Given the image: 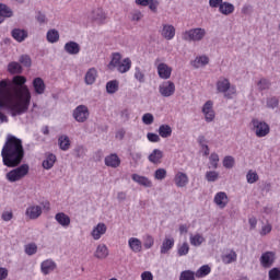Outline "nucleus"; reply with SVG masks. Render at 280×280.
Instances as JSON below:
<instances>
[{
  "mask_svg": "<svg viewBox=\"0 0 280 280\" xmlns=\"http://www.w3.org/2000/svg\"><path fill=\"white\" fill-rule=\"evenodd\" d=\"M27 78L13 77L11 82L0 81V108L11 113L12 117L25 115L32 104V92L26 85Z\"/></svg>",
  "mask_w": 280,
  "mask_h": 280,
  "instance_id": "f257e3e1",
  "label": "nucleus"
},
{
  "mask_svg": "<svg viewBox=\"0 0 280 280\" xmlns=\"http://www.w3.org/2000/svg\"><path fill=\"white\" fill-rule=\"evenodd\" d=\"M2 163L7 167H18L25 156L23 141L14 136H8L1 151Z\"/></svg>",
  "mask_w": 280,
  "mask_h": 280,
  "instance_id": "f03ea898",
  "label": "nucleus"
},
{
  "mask_svg": "<svg viewBox=\"0 0 280 280\" xmlns=\"http://www.w3.org/2000/svg\"><path fill=\"white\" fill-rule=\"evenodd\" d=\"M207 37V30L202 27H195L182 33V40L186 43H202Z\"/></svg>",
  "mask_w": 280,
  "mask_h": 280,
  "instance_id": "7ed1b4c3",
  "label": "nucleus"
},
{
  "mask_svg": "<svg viewBox=\"0 0 280 280\" xmlns=\"http://www.w3.org/2000/svg\"><path fill=\"white\" fill-rule=\"evenodd\" d=\"M217 91L218 93H223L224 97L231 100L235 93H237V89L235 85H231V81L226 78H220L217 82Z\"/></svg>",
  "mask_w": 280,
  "mask_h": 280,
  "instance_id": "20e7f679",
  "label": "nucleus"
},
{
  "mask_svg": "<svg viewBox=\"0 0 280 280\" xmlns=\"http://www.w3.org/2000/svg\"><path fill=\"white\" fill-rule=\"evenodd\" d=\"M30 174V165L22 164L21 166L10 171L7 173L5 177L9 183H19V180H23L25 176Z\"/></svg>",
  "mask_w": 280,
  "mask_h": 280,
  "instance_id": "39448f33",
  "label": "nucleus"
},
{
  "mask_svg": "<svg viewBox=\"0 0 280 280\" xmlns=\"http://www.w3.org/2000/svg\"><path fill=\"white\" fill-rule=\"evenodd\" d=\"M72 117L78 121V124H84V121H89L91 112H89V107L86 105H79L73 109Z\"/></svg>",
  "mask_w": 280,
  "mask_h": 280,
  "instance_id": "423d86ee",
  "label": "nucleus"
},
{
  "mask_svg": "<svg viewBox=\"0 0 280 280\" xmlns=\"http://www.w3.org/2000/svg\"><path fill=\"white\" fill-rule=\"evenodd\" d=\"M253 130L258 138L268 137L270 135V126L266 121L259 119L252 120Z\"/></svg>",
  "mask_w": 280,
  "mask_h": 280,
  "instance_id": "0eeeda50",
  "label": "nucleus"
},
{
  "mask_svg": "<svg viewBox=\"0 0 280 280\" xmlns=\"http://www.w3.org/2000/svg\"><path fill=\"white\" fill-rule=\"evenodd\" d=\"M154 65L156 67L158 75L161 80H170L172 78V67L165 62H161V59H155Z\"/></svg>",
  "mask_w": 280,
  "mask_h": 280,
  "instance_id": "6e6552de",
  "label": "nucleus"
},
{
  "mask_svg": "<svg viewBox=\"0 0 280 280\" xmlns=\"http://www.w3.org/2000/svg\"><path fill=\"white\" fill-rule=\"evenodd\" d=\"M159 93L162 97H172L176 93V84L172 81H164L159 85Z\"/></svg>",
  "mask_w": 280,
  "mask_h": 280,
  "instance_id": "1a4fd4ad",
  "label": "nucleus"
},
{
  "mask_svg": "<svg viewBox=\"0 0 280 280\" xmlns=\"http://www.w3.org/2000/svg\"><path fill=\"white\" fill-rule=\"evenodd\" d=\"M276 259L275 252H265L259 258L260 266L262 268H272Z\"/></svg>",
  "mask_w": 280,
  "mask_h": 280,
  "instance_id": "9d476101",
  "label": "nucleus"
},
{
  "mask_svg": "<svg viewBox=\"0 0 280 280\" xmlns=\"http://www.w3.org/2000/svg\"><path fill=\"white\" fill-rule=\"evenodd\" d=\"M25 215L28 220H38V217L43 215V207L36 205L28 206Z\"/></svg>",
  "mask_w": 280,
  "mask_h": 280,
  "instance_id": "9b49d317",
  "label": "nucleus"
},
{
  "mask_svg": "<svg viewBox=\"0 0 280 280\" xmlns=\"http://www.w3.org/2000/svg\"><path fill=\"white\" fill-rule=\"evenodd\" d=\"M213 202L219 209H225L226 205H229V195L224 191H219L214 195Z\"/></svg>",
  "mask_w": 280,
  "mask_h": 280,
  "instance_id": "f8f14e48",
  "label": "nucleus"
},
{
  "mask_svg": "<svg viewBox=\"0 0 280 280\" xmlns=\"http://www.w3.org/2000/svg\"><path fill=\"white\" fill-rule=\"evenodd\" d=\"M174 184L176 187L183 188L189 185V176L186 173L178 171L174 176Z\"/></svg>",
  "mask_w": 280,
  "mask_h": 280,
  "instance_id": "ddd939ff",
  "label": "nucleus"
},
{
  "mask_svg": "<svg viewBox=\"0 0 280 280\" xmlns=\"http://www.w3.org/2000/svg\"><path fill=\"white\" fill-rule=\"evenodd\" d=\"M106 231H108L106 223H98L93 228L91 235L95 241L102 240V235H106Z\"/></svg>",
  "mask_w": 280,
  "mask_h": 280,
  "instance_id": "4468645a",
  "label": "nucleus"
},
{
  "mask_svg": "<svg viewBox=\"0 0 280 280\" xmlns=\"http://www.w3.org/2000/svg\"><path fill=\"white\" fill-rule=\"evenodd\" d=\"M131 179L133 183H137V185H140V187L150 188L153 186L152 180L145 176L139 175L137 173L131 175Z\"/></svg>",
  "mask_w": 280,
  "mask_h": 280,
  "instance_id": "2eb2a0df",
  "label": "nucleus"
},
{
  "mask_svg": "<svg viewBox=\"0 0 280 280\" xmlns=\"http://www.w3.org/2000/svg\"><path fill=\"white\" fill-rule=\"evenodd\" d=\"M161 35L166 40H172L176 36V28L174 25L164 24L161 31Z\"/></svg>",
  "mask_w": 280,
  "mask_h": 280,
  "instance_id": "dca6fc26",
  "label": "nucleus"
},
{
  "mask_svg": "<svg viewBox=\"0 0 280 280\" xmlns=\"http://www.w3.org/2000/svg\"><path fill=\"white\" fill-rule=\"evenodd\" d=\"M40 270L45 276L51 275V272L56 270V261H54L52 259H46L42 261Z\"/></svg>",
  "mask_w": 280,
  "mask_h": 280,
  "instance_id": "f3484780",
  "label": "nucleus"
},
{
  "mask_svg": "<svg viewBox=\"0 0 280 280\" xmlns=\"http://www.w3.org/2000/svg\"><path fill=\"white\" fill-rule=\"evenodd\" d=\"M12 16H14V11L7 4L0 3V25L5 19H12Z\"/></svg>",
  "mask_w": 280,
  "mask_h": 280,
  "instance_id": "a211bd4d",
  "label": "nucleus"
},
{
  "mask_svg": "<svg viewBox=\"0 0 280 280\" xmlns=\"http://www.w3.org/2000/svg\"><path fill=\"white\" fill-rule=\"evenodd\" d=\"M55 220L56 222H58V224H60V226H62L63 229H69L70 224H71V218L66 214L65 212H58L55 215Z\"/></svg>",
  "mask_w": 280,
  "mask_h": 280,
  "instance_id": "6ab92c4d",
  "label": "nucleus"
},
{
  "mask_svg": "<svg viewBox=\"0 0 280 280\" xmlns=\"http://www.w3.org/2000/svg\"><path fill=\"white\" fill-rule=\"evenodd\" d=\"M174 237L165 236L160 249L161 255H167V253L174 248Z\"/></svg>",
  "mask_w": 280,
  "mask_h": 280,
  "instance_id": "aec40b11",
  "label": "nucleus"
},
{
  "mask_svg": "<svg viewBox=\"0 0 280 280\" xmlns=\"http://www.w3.org/2000/svg\"><path fill=\"white\" fill-rule=\"evenodd\" d=\"M7 71L11 75H21L23 73V66L19 61H11L7 66Z\"/></svg>",
  "mask_w": 280,
  "mask_h": 280,
  "instance_id": "412c9836",
  "label": "nucleus"
},
{
  "mask_svg": "<svg viewBox=\"0 0 280 280\" xmlns=\"http://www.w3.org/2000/svg\"><path fill=\"white\" fill-rule=\"evenodd\" d=\"M63 49L66 54L70 56H78V54H80V44L77 42H68L65 44Z\"/></svg>",
  "mask_w": 280,
  "mask_h": 280,
  "instance_id": "4be33fe9",
  "label": "nucleus"
},
{
  "mask_svg": "<svg viewBox=\"0 0 280 280\" xmlns=\"http://www.w3.org/2000/svg\"><path fill=\"white\" fill-rule=\"evenodd\" d=\"M11 36L16 40V43H23L30 34L23 28H14L11 32Z\"/></svg>",
  "mask_w": 280,
  "mask_h": 280,
  "instance_id": "5701e85b",
  "label": "nucleus"
},
{
  "mask_svg": "<svg viewBox=\"0 0 280 280\" xmlns=\"http://www.w3.org/2000/svg\"><path fill=\"white\" fill-rule=\"evenodd\" d=\"M33 89L36 95H43L47 86L45 85V81L40 77H37L33 80Z\"/></svg>",
  "mask_w": 280,
  "mask_h": 280,
  "instance_id": "b1692460",
  "label": "nucleus"
},
{
  "mask_svg": "<svg viewBox=\"0 0 280 280\" xmlns=\"http://www.w3.org/2000/svg\"><path fill=\"white\" fill-rule=\"evenodd\" d=\"M128 246L132 253H141L143 249V243H141V240L137 237H130L128 240Z\"/></svg>",
  "mask_w": 280,
  "mask_h": 280,
  "instance_id": "393cba45",
  "label": "nucleus"
},
{
  "mask_svg": "<svg viewBox=\"0 0 280 280\" xmlns=\"http://www.w3.org/2000/svg\"><path fill=\"white\" fill-rule=\"evenodd\" d=\"M105 165H107V167L114 168L119 167V165H121V160L117 154L113 153L105 158Z\"/></svg>",
  "mask_w": 280,
  "mask_h": 280,
  "instance_id": "a878e982",
  "label": "nucleus"
},
{
  "mask_svg": "<svg viewBox=\"0 0 280 280\" xmlns=\"http://www.w3.org/2000/svg\"><path fill=\"white\" fill-rule=\"evenodd\" d=\"M91 19L93 21H96V23H104L106 21V13L104 12V9L97 8L92 11Z\"/></svg>",
  "mask_w": 280,
  "mask_h": 280,
  "instance_id": "bb28decb",
  "label": "nucleus"
},
{
  "mask_svg": "<svg viewBox=\"0 0 280 280\" xmlns=\"http://www.w3.org/2000/svg\"><path fill=\"white\" fill-rule=\"evenodd\" d=\"M162 159H163V151H161L160 149H154L148 156V160L150 161V163H153L154 165H159Z\"/></svg>",
  "mask_w": 280,
  "mask_h": 280,
  "instance_id": "cd10ccee",
  "label": "nucleus"
},
{
  "mask_svg": "<svg viewBox=\"0 0 280 280\" xmlns=\"http://www.w3.org/2000/svg\"><path fill=\"white\" fill-rule=\"evenodd\" d=\"M132 67V61L130 58H125L120 65L116 66L117 72L118 73H128Z\"/></svg>",
  "mask_w": 280,
  "mask_h": 280,
  "instance_id": "c85d7f7f",
  "label": "nucleus"
},
{
  "mask_svg": "<svg viewBox=\"0 0 280 280\" xmlns=\"http://www.w3.org/2000/svg\"><path fill=\"white\" fill-rule=\"evenodd\" d=\"M94 257H96V259H106V257H108V247L106 246V244H100L96 247Z\"/></svg>",
  "mask_w": 280,
  "mask_h": 280,
  "instance_id": "c756f323",
  "label": "nucleus"
},
{
  "mask_svg": "<svg viewBox=\"0 0 280 280\" xmlns=\"http://www.w3.org/2000/svg\"><path fill=\"white\" fill-rule=\"evenodd\" d=\"M189 242H190L191 246L198 247V246H202V244H205L206 240L202 234L195 233V234H190Z\"/></svg>",
  "mask_w": 280,
  "mask_h": 280,
  "instance_id": "7c9ffc66",
  "label": "nucleus"
},
{
  "mask_svg": "<svg viewBox=\"0 0 280 280\" xmlns=\"http://www.w3.org/2000/svg\"><path fill=\"white\" fill-rule=\"evenodd\" d=\"M219 12L225 16H229V14H233V12H235V5L230 2H222L219 7Z\"/></svg>",
  "mask_w": 280,
  "mask_h": 280,
  "instance_id": "2f4dec72",
  "label": "nucleus"
},
{
  "mask_svg": "<svg viewBox=\"0 0 280 280\" xmlns=\"http://www.w3.org/2000/svg\"><path fill=\"white\" fill-rule=\"evenodd\" d=\"M46 40L50 44L58 43L60 40V33L56 28H50L46 33Z\"/></svg>",
  "mask_w": 280,
  "mask_h": 280,
  "instance_id": "473e14b6",
  "label": "nucleus"
},
{
  "mask_svg": "<svg viewBox=\"0 0 280 280\" xmlns=\"http://www.w3.org/2000/svg\"><path fill=\"white\" fill-rule=\"evenodd\" d=\"M95 80H97V70L95 68H91L85 73V84H95Z\"/></svg>",
  "mask_w": 280,
  "mask_h": 280,
  "instance_id": "72a5a7b5",
  "label": "nucleus"
},
{
  "mask_svg": "<svg viewBox=\"0 0 280 280\" xmlns=\"http://www.w3.org/2000/svg\"><path fill=\"white\" fill-rule=\"evenodd\" d=\"M158 132L162 139H170L172 137V127L170 125H161Z\"/></svg>",
  "mask_w": 280,
  "mask_h": 280,
  "instance_id": "f704fd0d",
  "label": "nucleus"
},
{
  "mask_svg": "<svg viewBox=\"0 0 280 280\" xmlns=\"http://www.w3.org/2000/svg\"><path fill=\"white\" fill-rule=\"evenodd\" d=\"M56 161H57L56 155H54V153H50L43 161L42 165H43L44 170H51V167H54V165H56Z\"/></svg>",
  "mask_w": 280,
  "mask_h": 280,
  "instance_id": "c9c22d12",
  "label": "nucleus"
},
{
  "mask_svg": "<svg viewBox=\"0 0 280 280\" xmlns=\"http://www.w3.org/2000/svg\"><path fill=\"white\" fill-rule=\"evenodd\" d=\"M58 143H59V148L60 150H62L63 152H67V150H69V148H71V140H69L68 136H60L58 139Z\"/></svg>",
  "mask_w": 280,
  "mask_h": 280,
  "instance_id": "e433bc0d",
  "label": "nucleus"
},
{
  "mask_svg": "<svg viewBox=\"0 0 280 280\" xmlns=\"http://www.w3.org/2000/svg\"><path fill=\"white\" fill-rule=\"evenodd\" d=\"M191 65L195 69H200V67H206V65H209V57L199 56L191 62Z\"/></svg>",
  "mask_w": 280,
  "mask_h": 280,
  "instance_id": "4c0bfd02",
  "label": "nucleus"
},
{
  "mask_svg": "<svg viewBox=\"0 0 280 280\" xmlns=\"http://www.w3.org/2000/svg\"><path fill=\"white\" fill-rule=\"evenodd\" d=\"M221 259L225 265L233 264L237 261V253H235V250H230V253L224 254Z\"/></svg>",
  "mask_w": 280,
  "mask_h": 280,
  "instance_id": "58836bf2",
  "label": "nucleus"
},
{
  "mask_svg": "<svg viewBox=\"0 0 280 280\" xmlns=\"http://www.w3.org/2000/svg\"><path fill=\"white\" fill-rule=\"evenodd\" d=\"M208 275H211V267H209V265L201 266L195 272V277H197V279H202V278L207 277Z\"/></svg>",
  "mask_w": 280,
  "mask_h": 280,
  "instance_id": "ea45409f",
  "label": "nucleus"
},
{
  "mask_svg": "<svg viewBox=\"0 0 280 280\" xmlns=\"http://www.w3.org/2000/svg\"><path fill=\"white\" fill-rule=\"evenodd\" d=\"M106 91L109 95H113L119 91V81L113 80L106 83Z\"/></svg>",
  "mask_w": 280,
  "mask_h": 280,
  "instance_id": "a19ab883",
  "label": "nucleus"
},
{
  "mask_svg": "<svg viewBox=\"0 0 280 280\" xmlns=\"http://www.w3.org/2000/svg\"><path fill=\"white\" fill-rule=\"evenodd\" d=\"M133 78L140 82V84H143L145 82V72L140 67H136Z\"/></svg>",
  "mask_w": 280,
  "mask_h": 280,
  "instance_id": "79ce46f5",
  "label": "nucleus"
},
{
  "mask_svg": "<svg viewBox=\"0 0 280 280\" xmlns=\"http://www.w3.org/2000/svg\"><path fill=\"white\" fill-rule=\"evenodd\" d=\"M24 253H26L30 257L32 255H36L38 253V245L36 243H28L24 246Z\"/></svg>",
  "mask_w": 280,
  "mask_h": 280,
  "instance_id": "37998d69",
  "label": "nucleus"
},
{
  "mask_svg": "<svg viewBox=\"0 0 280 280\" xmlns=\"http://www.w3.org/2000/svg\"><path fill=\"white\" fill-rule=\"evenodd\" d=\"M121 62V55L119 52L113 54L112 60L108 65V69H117V66H119Z\"/></svg>",
  "mask_w": 280,
  "mask_h": 280,
  "instance_id": "c03bdc74",
  "label": "nucleus"
},
{
  "mask_svg": "<svg viewBox=\"0 0 280 280\" xmlns=\"http://www.w3.org/2000/svg\"><path fill=\"white\" fill-rule=\"evenodd\" d=\"M177 255L179 257H185V255H189V243L184 242L182 245H178Z\"/></svg>",
  "mask_w": 280,
  "mask_h": 280,
  "instance_id": "a18cd8bd",
  "label": "nucleus"
},
{
  "mask_svg": "<svg viewBox=\"0 0 280 280\" xmlns=\"http://www.w3.org/2000/svg\"><path fill=\"white\" fill-rule=\"evenodd\" d=\"M246 180L249 185H254V183L259 180V175L255 171H248L246 174Z\"/></svg>",
  "mask_w": 280,
  "mask_h": 280,
  "instance_id": "49530a36",
  "label": "nucleus"
},
{
  "mask_svg": "<svg viewBox=\"0 0 280 280\" xmlns=\"http://www.w3.org/2000/svg\"><path fill=\"white\" fill-rule=\"evenodd\" d=\"M223 167H225L226 170H233V167H235V158L226 155L223 159Z\"/></svg>",
  "mask_w": 280,
  "mask_h": 280,
  "instance_id": "de8ad7c7",
  "label": "nucleus"
},
{
  "mask_svg": "<svg viewBox=\"0 0 280 280\" xmlns=\"http://www.w3.org/2000/svg\"><path fill=\"white\" fill-rule=\"evenodd\" d=\"M218 178H220V173H218L215 171L206 172V180L208 183H215V180H218Z\"/></svg>",
  "mask_w": 280,
  "mask_h": 280,
  "instance_id": "09e8293b",
  "label": "nucleus"
},
{
  "mask_svg": "<svg viewBox=\"0 0 280 280\" xmlns=\"http://www.w3.org/2000/svg\"><path fill=\"white\" fill-rule=\"evenodd\" d=\"M143 246L147 250H150L152 246H154V237L152 235L147 234L143 236Z\"/></svg>",
  "mask_w": 280,
  "mask_h": 280,
  "instance_id": "8fccbe9b",
  "label": "nucleus"
},
{
  "mask_svg": "<svg viewBox=\"0 0 280 280\" xmlns=\"http://www.w3.org/2000/svg\"><path fill=\"white\" fill-rule=\"evenodd\" d=\"M179 280H196V272L191 270L182 271Z\"/></svg>",
  "mask_w": 280,
  "mask_h": 280,
  "instance_id": "3c124183",
  "label": "nucleus"
},
{
  "mask_svg": "<svg viewBox=\"0 0 280 280\" xmlns=\"http://www.w3.org/2000/svg\"><path fill=\"white\" fill-rule=\"evenodd\" d=\"M19 62L22 67H26V68L32 67V58L30 57V55L20 56Z\"/></svg>",
  "mask_w": 280,
  "mask_h": 280,
  "instance_id": "603ef678",
  "label": "nucleus"
},
{
  "mask_svg": "<svg viewBox=\"0 0 280 280\" xmlns=\"http://www.w3.org/2000/svg\"><path fill=\"white\" fill-rule=\"evenodd\" d=\"M154 178H155V180H165V178H167V170L158 168L154 172Z\"/></svg>",
  "mask_w": 280,
  "mask_h": 280,
  "instance_id": "864d4df0",
  "label": "nucleus"
},
{
  "mask_svg": "<svg viewBox=\"0 0 280 280\" xmlns=\"http://www.w3.org/2000/svg\"><path fill=\"white\" fill-rule=\"evenodd\" d=\"M209 161L212 170H218V163H220V155H218V153H211Z\"/></svg>",
  "mask_w": 280,
  "mask_h": 280,
  "instance_id": "5fc2aeb1",
  "label": "nucleus"
},
{
  "mask_svg": "<svg viewBox=\"0 0 280 280\" xmlns=\"http://www.w3.org/2000/svg\"><path fill=\"white\" fill-rule=\"evenodd\" d=\"M142 121L145 126H152V124H154V116L150 113H147L142 116Z\"/></svg>",
  "mask_w": 280,
  "mask_h": 280,
  "instance_id": "6e6d98bb",
  "label": "nucleus"
},
{
  "mask_svg": "<svg viewBox=\"0 0 280 280\" xmlns=\"http://www.w3.org/2000/svg\"><path fill=\"white\" fill-rule=\"evenodd\" d=\"M257 86L259 91H266L267 89H270V81L267 79H260Z\"/></svg>",
  "mask_w": 280,
  "mask_h": 280,
  "instance_id": "4d7b16f0",
  "label": "nucleus"
},
{
  "mask_svg": "<svg viewBox=\"0 0 280 280\" xmlns=\"http://www.w3.org/2000/svg\"><path fill=\"white\" fill-rule=\"evenodd\" d=\"M147 139L151 143H160L161 142V136L156 135V133H153V132L147 133Z\"/></svg>",
  "mask_w": 280,
  "mask_h": 280,
  "instance_id": "13d9d810",
  "label": "nucleus"
},
{
  "mask_svg": "<svg viewBox=\"0 0 280 280\" xmlns=\"http://www.w3.org/2000/svg\"><path fill=\"white\" fill-rule=\"evenodd\" d=\"M269 280H280V269L272 268L269 270Z\"/></svg>",
  "mask_w": 280,
  "mask_h": 280,
  "instance_id": "bf43d9fd",
  "label": "nucleus"
},
{
  "mask_svg": "<svg viewBox=\"0 0 280 280\" xmlns=\"http://www.w3.org/2000/svg\"><path fill=\"white\" fill-rule=\"evenodd\" d=\"M279 106V100L277 97H270L267 100V108L275 109Z\"/></svg>",
  "mask_w": 280,
  "mask_h": 280,
  "instance_id": "052dcab7",
  "label": "nucleus"
},
{
  "mask_svg": "<svg viewBox=\"0 0 280 280\" xmlns=\"http://www.w3.org/2000/svg\"><path fill=\"white\" fill-rule=\"evenodd\" d=\"M35 19L39 25H47V15H45L43 12H38Z\"/></svg>",
  "mask_w": 280,
  "mask_h": 280,
  "instance_id": "680f3d73",
  "label": "nucleus"
},
{
  "mask_svg": "<svg viewBox=\"0 0 280 280\" xmlns=\"http://www.w3.org/2000/svg\"><path fill=\"white\" fill-rule=\"evenodd\" d=\"M211 112H213V102L208 101L205 103V105L202 107V113L205 115V114L211 113Z\"/></svg>",
  "mask_w": 280,
  "mask_h": 280,
  "instance_id": "e2e57ef3",
  "label": "nucleus"
},
{
  "mask_svg": "<svg viewBox=\"0 0 280 280\" xmlns=\"http://www.w3.org/2000/svg\"><path fill=\"white\" fill-rule=\"evenodd\" d=\"M130 16L131 21H141V19H143V13H141V11L139 10H136L130 13Z\"/></svg>",
  "mask_w": 280,
  "mask_h": 280,
  "instance_id": "0e129e2a",
  "label": "nucleus"
},
{
  "mask_svg": "<svg viewBox=\"0 0 280 280\" xmlns=\"http://www.w3.org/2000/svg\"><path fill=\"white\" fill-rule=\"evenodd\" d=\"M14 218V213H12V211H4L2 212L1 219L4 222H10V220H12Z\"/></svg>",
  "mask_w": 280,
  "mask_h": 280,
  "instance_id": "69168bd1",
  "label": "nucleus"
},
{
  "mask_svg": "<svg viewBox=\"0 0 280 280\" xmlns=\"http://www.w3.org/2000/svg\"><path fill=\"white\" fill-rule=\"evenodd\" d=\"M149 8L152 12H156L159 8V0H149Z\"/></svg>",
  "mask_w": 280,
  "mask_h": 280,
  "instance_id": "338daca9",
  "label": "nucleus"
},
{
  "mask_svg": "<svg viewBox=\"0 0 280 280\" xmlns=\"http://www.w3.org/2000/svg\"><path fill=\"white\" fill-rule=\"evenodd\" d=\"M141 280H154V276L150 271H144L141 273Z\"/></svg>",
  "mask_w": 280,
  "mask_h": 280,
  "instance_id": "774afa93",
  "label": "nucleus"
}]
</instances>
